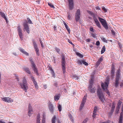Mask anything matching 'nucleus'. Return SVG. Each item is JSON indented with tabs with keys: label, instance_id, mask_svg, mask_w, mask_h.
<instances>
[{
	"label": "nucleus",
	"instance_id": "nucleus-24",
	"mask_svg": "<svg viewBox=\"0 0 123 123\" xmlns=\"http://www.w3.org/2000/svg\"><path fill=\"white\" fill-rule=\"evenodd\" d=\"M60 98V95H55L54 97V100L55 101H57Z\"/></svg>",
	"mask_w": 123,
	"mask_h": 123
},
{
	"label": "nucleus",
	"instance_id": "nucleus-48",
	"mask_svg": "<svg viewBox=\"0 0 123 123\" xmlns=\"http://www.w3.org/2000/svg\"><path fill=\"white\" fill-rule=\"evenodd\" d=\"M100 44V42L99 41H98L96 42V45L97 46H98Z\"/></svg>",
	"mask_w": 123,
	"mask_h": 123
},
{
	"label": "nucleus",
	"instance_id": "nucleus-38",
	"mask_svg": "<svg viewBox=\"0 0 123 123\" xmlns=\"http://www.w3.org/2000/svg\"><path fill=\"white\" fill-rule=\"evenodd\" d=\"M121 103L122 102L120 101H119L117 104V107L120 108Z\"/></svg>",
	"mask_w": 123,
	"mask_h": 123
},
{
	"label": "nucleus",
	"instance_id": "nucleus-45",
	"mask_svg": "<svg viewBox=\"0 0 123 123\" xmlns=\"http://www.w3.org/2000/svg\"><path fill=\"white\" fill-rule=\"evenodd\" d=\"M111 32L112 34L114 36H115L116 35V32L113 31L111 30Z\"/></svg>",
	"mask_w": 123,
	"mask_h": 123
},
{
	"label": "nucleus",
	"instance_id": "nucleus-14",
	"mask_svg": "<svg viewBox=\"0 0 123 123\" xmlns=\"http://www.w3.org/2000/svg\"><path fill=\"white\" fill-rule=\"evenodd\" d=\"M86 98L85 96L84 97H83V99H82V101L81 102V104L80 105V110H81L82 109L83 107L84 104L86 102Z\"/></svg>",
	"mask_w": 123,
	"mask_h": 123
},
{
	"label": "nucleus",
	"instance_id": "nucleus-21",
	"mask_svg": "<svg viewBox=\"0 0 123 123\" xmlns=\"http://www.w3.org/2000/svg\"><path fill=\"white\" fill-rule=\"evenodd\" d=\"M115 108V105L113 103L112 107L111 108V110L110 112L109 113V115H111L112 114L113 112H114V109Z\"/></svg>",
	"mask_w": 123,
	"mask_h": 123
},
{
	"label": "nucleus",
	"instance_id": "nucleus-64",
	"mask_svg": "<svg viewBox=\"0 0 123 123\" xmlns=\"http://www.w3.org/2000/svg\"><path fill=\"white\" fill-rule=\"evenodd\" d=\"M43 87L45 89H46L47 88V85L46 84H45L43 85Z\"/></svg>",
	"mask_w": 123,
	"mask_h": 123
},
{
	"label": "nucleus",
	"instance_id": "nucleus-4",
	"mask_svg": "<svg viewBox=\"0 0 123 123\" xmlns=\"http://www.w3.org/2000/svg\"><path fill=\"white\" fill-rule=\"evenodd\" d=\"M120 72L118 70L116 73V78L115 86L116 87H117L119 85V81L120 78Z\"/></svg>",
	"mask_w": 123,
	"mask_h": 123
},
{
	"label": "nucleus",
	"instance_id": "nucleus-60",
	"mask_svg": "<svg viewBox=\"0 0 123 123\" xmlns=\"http://www.w3.org/2000/svg\"><path fill=\"white\" fill-rule=\"evenodd\" d=\"M119 108H118V107H117L116 111H117V113H118V112L119 111Z\"/></svg>",
	"mask_w": 123,
	"mask_h": 123
},
{
	"label": "nucleus",
	"instance_id": "nucleus-51",
	"mask_svg": "<svg viewBox=\"0 0 123 123\" xmlns=\"http://www.w3.org/2000/svg\"><path fill=\"white\" fill-rule=\"evenodd\" d=\"M53 28L54 29V30L55 31H57V27L55 25L53 27Z\"/></svg>",
	"mask_w": 123,
	"mask_h": 123
},
{
	"label": "nucleus",
	"instance_id": "nucleus-6",
	"mask_svg": "<svg viewBox=\"0 0 123 123\" xmlns=\"http://www.w3.org/2000/svg\"><path fill=\"white\" fill-rule=\"evenodd\" d=\"M98 18L103 26L106 30L107 29L108 27L106 20L104 19L99 17H98Z\"/></svg>",
	"mask_w": 123,
	"mask_h": 123
},
{
	"label": "nucleus",
	"instance_id": "nucleus-3",
	"mask_svg": "<svg viewBox=\"0 0 123 123\" xmlns=\"http://www.w3.org/2000/svg\"><path fill=\"white\" fill-rule=\"evenodd\" d=\"M97 95L99 98L102 102H104V96L103 93H102L101 90L99 88H98L97 91Z\"/></svg>",
	"mask_w": 123,
	"mask_h": 123
},
{
	"label": "nucleus",
	"instance_id": "nucleus-28",
	"mask_svg": "<svg viewBox=\"0 0 123 123\" xmlns=\"http://www.w3.org/2000/svg\"><path fill=\"white\" fill-rule=\"evenodd\" d=\"M105 51V46H103L101 51V54L104 53Z\"/></svg>",
	"mask_w": 123,
	"mask_h": 123
},
{
	"label": "nucleus",
	"instance_id": "nucleus-56",
	"mask_svg": "<svg viewBox=\"0 0 123 123\" xmlns=\"http://www.w3.org/2000/svg\"><path fill=\"white\" fill-rule=\"evenodd\" d=\"M103 60V59L102 58H100L98 60V61H99V62H101Z\"/></svg>",
	"mask_w": 123,
	"mask_h": 123
},
{
	"label": "nucleus",
	"instance_id": "nucleus-33",
	"mask_svg": "<svg viewBox=\"0 0 123 123\" xmlns=\"http://www.w3.org/2000/svg\"><path fill=\"white\" fill-rule=\"evenodd\" d=\"M101 39L104 42L106 43H107V40H106L104 37H101Z\"/></svg>",
	"mask_w": 123,
	"mask_h": 123
},
{
	"label": "nucleus",
	"instance_id": "nucleus-62",
	"mask_svg": "<svg viewBox=\"0 0 123 123\" xmlns=\"http://www.w3.org/2000/svg\"><path fill=\"white\" fill-rule=\"evenodd\" d=\"M90 31L93 32V29L92 27H90Z\"/></svg>",
	"mask_w": 123,
	"mask_h": 123
},
{
	"label": "nucleus",
	"instance_id": "nucleus-63",
	"mask_svg": "<svg viewBox=\"0 0 123 123\" xmlns=\"http://www.w3.org/2000/svg\"><path fill=\"white\" fill-rule=\"evenodd\" d=\"M118 44L119 45V47L120 48H121L122 47V45L120 43H118Z\"/></svg>",
	"mask_w": 123,
	"mask_h": 123
},
{
	"label": "nucleus",
	"instance_id": "nucleus-34",
	"mask_svg": "<svg viewBox=\"0 0 123 123\" xmlns=\"http://www.w3.org/2000/svg\"><path fill=\"white\" fill-rule=\"evenodd\" d=\"M65 27L66 28L68 32L69 33H70V28H69L68 27V25H65Z\"/></svg>",
	"mask_w": 123,
	"mask_h": 123
},
{
	"label": "nucleus",
	"instance_id": "nucleus-46",
	"mask_svg": "<svg viewBox=\"0 0 123 123\" xmlns=\"http://www.w3.org/2000/svg\"><path fill=\"white\" fill-rule=\"evenodd\" d=\"M68 20H70L72 18L71 17V16L68 14Z\"/></svg>",
	"mask_w": 123,
	"mask_h": 123
},
{
	"label": "nucleus",
	"instance_id": "nucleus-35",
	"mask_svg": "<svg viewBox=\"0 0 123 123\" xmlns=\"http://www.w3.org/2000/svg\"><path fill=\"white\" fill-rule=\"evenodd\" d=\"M48 5L51 7L52 8H55V7L50 2L48 3Z\"/></svg>",
	"mask_w": 123,
	"mask_h": 123
},
{
	"label": "nucleus",
	"instance_id": "nucleus-26",
	"mask_svg": "<svg viewBox=\"0 0 123 123\" xmlns=\"http://www.w3.org/2000/svg\"><path fill=\"white\" fill-rule=\"evenodd\" d=\"M40 115L39 114H38L37 115V123H40Z\"/></svg>",
	"mask_w": 123,
	"mask_h": 123
},
{
	"label": "nucleus",
	"instance_id": "nucleus-10",
	"mask_svg": "<svg viewBox=\"0 0 123 123\" xmlns=\"http://www.w3.org/2000/svg\"><path fill=\"white\" fill-rule=\"evenodd\" d=\"M33 44L34 46V47L35 49V51H36L37 54L38 56H39V49L37 48V45L34 41V40L33 39L32 40Z\"/></svg>",
	"mask_w": 123,
	"mask_h": 123
},
{
	"label": "nucleus",
	"instance_id": "nucleus-55",
	"mask_svg": "<svg viewBox=\"0 0 123 123\" xmlns=\"http://www.w3.org/2000/svg\"><path fill=\"white\" fill-rule=\"evenodd\" d=\"M52 60L53 61V62L54 63H55V59L54 57H53L52 58Z\"/></svg>",
	"mask_w": 123,
	"mask_h": 123
},
{
	"label": "nucleus",
	"instance_id": "nucleus-32",
	"mask_svg": "<svg viewBox=\"0 0 123 123\" xmlns=\"http://www.w3.org/2000/svg\"><path fill=\"white\" fill-rule=\"evenodd\" d=\"M28 111H33L32 110V108L31 106V105L30 104H29L28 107Z\"/></svg>",
	"mask_w": 123,
	"mask_h": 123
},
{
	"label": "nucleus",
	"instance_id": "nucleus-23",
	"mask_svg": "<svg viewBox=\"0 0 123 123\" xmlns=\"http://www.w3.org/2000/svg\"><path fill=\"white\" fill-rule=\"evenodd\" d=\"M97 111V107H95L94 108V110L93 112V117L94 118L95 117V116L96 115V113Z\"/></svg>",
	"mask_w": 123,
	"mask_h": 123
},
{
	"label": "nucleus",
	"instance_id": "nucleus-52",
	"mask_svg": "<svg viewBox=\"0 0 123 123\" xmlns=\"http://www.w3.org/2000/svg\"><path fill=\"white\" fill-rule=\"evenodd\" d=\"M93 80H90V84H93Z\"/></svg>",
	"mask_w": 123,
	"mask_h": 123
},
{
	"label": "nucleus",
	"instance_id": "nucleus-44",
	"mask_svg": "<svg viewBox=\"0 0 123 123\" xmlns=\"http://www.w3.org/2000/svg\"><path fill=\"white\" fill-rule=\"evenodd\" d=\"M33 112V111H29L28 112V115L29 116H31Z\"/></svg>",
	"mask_w": 123,
	"mask_h": 123
},
{
	"label": "nucleus",
	"instance_id": "nucleus-19",
	"mask_svg": "<svg viewBox=\"0 0 123 123\" xmlns=\"http://www.w3.org/2000/svg\"><path fill=\"white\" fill-rule=\"evenodd\" d=\"M95 23L96 24V25L98 26V27L99 28H101V27L100 25L99 22L98 21L97 18H94V20Z\"/></svg>",
	"mask_w": 123,
	"mask_h": 123
},
{
	"label": "nucleus",
	"instance_id": "nucleus-61",
	"mask_svg": "<svg viewBox=\"0 0 123 123\" xmlns=\"http://www.w3.org/2000/svg\"><path fill=\"white\" fill-rule=\"evenodd\" d=\"M87 119H85L84 120L82 123H86L87 121Z\"/></svg>",
	"mask_w": 123,
	"mask_h": 123
},
{
	"label": "nucleus",
	"instance_id": "nucleus-9",
	"mask_svg": "<svg viewBox=\"0 0 123 123\" xmlns=\"http://www.w3.org/2000/svg\"><path fill=\"white\" fill-rule=\"evenodd\" d=\"M17 29L19 36L20 39L21 40H22L23 38V35L22 33V30L21 29L20 26H18Z\"/></svg>",
	"mask_w": 123,
	"mask_h": 123
},
{
	"label": "nucleus",
	"instance_id": "nucleus-29",
	"mask_svg": "<svg viewBox=\"0 0 123 123\" xmlns=\"http://www.w3.org/2000/svg\"><path fill=\"white\" fill-rule=\"evenodd\" d=\"M26 72L28 74H30L31 72L30 71L29 69L28 68H24Z\"/></svg>",
	"mask_w": 123,
	"mask_h": 123
},
{
	"label": "nucleus",
	"instance_id": "nucleus-8",
	"mask_svg": "<svg viewBox=\"0 0 123 123\" xmlns=\"http://www.w3.org/2000/svg\"><path fill=\"white\" fill-rule=\"evenodd\" d=\"M65 59V58L64 56L63 55H62L61 62L64 74L65 72L66 71Z\"/></svg>",
	"mask_w": 123,
	"mask_h": 123
},
{
	"label": "nucleus",
	"instance_id": "nucleus-25",
	"mask_svg": "<svg viewBox=\"0 0 123 123\" xmlns=\"http://www.w3.org/2000/svg\"><path fill=\"white\" fill-rule=\"evenodd\" d=\"M0 14L1 17L4 18L6 21H7V18L5 14L4 13H3L2 12H0Z\"/></svg>",
	"mask_w": 123,
	"mask_h": 123
},
{
	"label": "nucleus",
	"instance_id": "nucleus-7",
	"mask_svg": "<svg viewBox=\"0 0 123 123\" xmlns=\"http://www.w3.org/2000/svg\"><path fill=\"white\" fill-rule=\"evenodd\" d=\"M24 26V31H26L29 34L30 33V29L29 26L27 24V21L25 20L23 23Z\"/></svg>",
	"mask_w": 123,
	"mask_h": 123
},
{
	"label": "nucleus",
	"instance_id": "nucleus-40",
	"mask_svg": "<svg viewBox=\"0 0 123 123\" xmlns=\"http://www.w3.org/2000/svg\"><path fill=\"white\" fill-rule=\"evenodd\" d=\"M27 20L28 21V22L30 24H32V23L31 21V19H30L29 18H27Z\"/></svg>",
	"mask_w": 123,
	"mask_h": 123
},
{
	"label": "nucleus",
	"instance_id": "nucleus-49",
	"mask_svg": "<svg viewBox=\"0 0 123 123\" xmlns=\"http://www.w3.org/2000/svg\"><path fill=\"white\" fill-rule=\"evenodd\" d=\"M123 112L122 111L120 113V117H121L122 118H123Z\"/></svg>",
	"mask_w": 123,
	"mask_h": 123
},
{
	"label": "nucleus",
	"instance_id": "nucleus-42",
	"mask_svg": "<svg viewBox=\"0 0 123 123\" xmlns=\"http://www.w3.org/2000/svg\"><path fill=\"white\" fill-rule=\"evenodd\" d=\"M40 42L41 45V47L43 48L44 47L43 45V42L40 40Z\"/></svg>",
	"mask_w": 123,
	"mask_h": 123
},
{
	"label": "nucleus",
	"instance_id": "nucleus-50",
	"mask_svg": "<svg viewBox=\"0 0 123 123\" xmlns=\"http://www.w3.org/2000/svg\"><path fill=\"white\" fill-rule=\"evenodd\" d=\"M93 85V84H90L88 88L89 89H91L92 87V86Z\"/></svg>",
	"mask_w": 123,
	"mask_h": 123
},
{
	"label": "nucleus",
	"instance_id": "nucleus-57",
	"mask_svg": "<svg viewBox=\"0 0 123 123\" xmlns=\"http://www.w3.org/2000/svg\"><path fill=\"white\" fill-rule=\"evenodd\" d=\"M92 36L93 37H96V35L94 33H92L91 34Z\"/></svg>",
	"mask_w": 123,
	"mask_h": 123
},
{
	"label": "nucleus",
	"instance_id": "nucleus-20",
	"mask_svg": "<svg viewBox=\"0 0 123 123\" xmlns=\"http://www.w3.org/2000/svg\"><path fill=\"white\" fill-rule=\"evenodd\" d=\"M19 50L20 52H22L24 54L26 55H29V54L28 53H27L25 50L21 48H20L19 49Z\"/></svg>",
	"mask_w": 123,
	"mask_h": 123
},
{
	"label": "nucleus",
	"instance_id": "nucleus-12",
	"mask_svg": "<svg viewBox=\"0 0 123 123\" xmlns=\"http://www.w3.org/2000/svg\"><path fill=\"white\" fill-rule=\"evenodd\" d=\"M2 99L3 101L8 103H11L13 101L12 99L9 97H4L2 98Z\"/></svg>",
	"mask_w": 123,
	"mask_h": 123
},
{
	"label": "nucleus",
	"instance_id": "nucleus-30",
	"mask_svg": "<svg viewBox=\"0 0 123 123\" xmlns=\"http://www.w3.org/2000/svg\"><path fill=\"white\" fill-rule=\"evenodd\" d=\"M96 89V88L95 87L93 88L92 89H90V92L92 93H93L95 92Z\"/></svg>",
	"mask_w": 123,
	"mask_h": 123
},
{
	"label": "nucleus",
	"instance_id": "nucleus-31",
	"mask_svg": "<svg viewBox=\"0 0 123 123\" xmlns=\"http://www.w3.org/2000/svg\"><path fill=\"white\" fill-rule=\"evenodd\" d=\"M76 55L80 58H82L83 57V55L79 52H77L76 53Z\"/></svg>",
	"mask_w": 123,
	"mask_h": 123
},
{
	"label": "nucleus",
	"instance_id": "nucleus-13",
	"mask_svg": "<svg viewBox=\"0 0 123 123\" xmlns=\"http://www.w3.org/2000/svg\"><path fill=\"white\" fill-rule=\"evenodd\" d=\"M68 1L69 9L70 10H72L73 8L74 5L73 0H68Z\"/></svg>",
	"mask_w": 123,
	"mask_h": 123
},
{
	"label": "nucleus",
	"instance_id": "nucleus-15",
	"mask_svg": "<svg viewBox=\"0 0 123 123\" xmlns=\"http://www.w3.org/2000/svg\"><path fill=\"white\" fill-rule=\"evenodd\" d=\"M31 79L33 81L34 85L35 86V88L37 89H38V86L37 84V82L36 81L34 77L32 75H31Z\"/></svg>",
	"mask_w": 123,
	"mask_h": 123
},
{
	"label": "nucleus",
	"instance_id": "nucleus-11",
	"mask_svg": "<svg viewBox=\"0 0 123 123\" xmlns=\"http://www.w3.org/2000/svg\"><path fill=\"white\" fill-rule=\"evenodd\" d=\"M75 15V20L76 21H78L79 20L80 17V12L79 9L77 10Z\"/></svg>",
	"mask_w": 123,
	"mask_h": 123
},
{
	"label": "nucleus",
	"instance_id": "nucleus-27",
	"mask_svg": "<svg viewBox=\"0 0 123 123\" xmlns=\"http://www.w3.org/2000/svg\"><path fill=\"white\" fill-rule=\"evenodd\" d=\"M115 70H111V77L113 78L114 77Z\"/></svg>",
	"mask_w": 123,
	"mask_h": 123
},
{
	"label": "nucleus",
	"instance_id": "nucleus-36",
	"mask_svg": "<svg viewBox=\"0 0 123 123\" xmlns=\"http://www.w3.org/2000/svg\"><path fill=\"white\" fill-rule=\"evenodd\" d=\"M55 49L58 53L59 54H60L59 52L60 51V49H59L57 47H56L55 48Z\"/></svg>",
	"mask_w": 123,
	"mask_h": 123
},
{
	"label": "nucleus",
	"instance_id": "nucleus-54",
	"mask_svg": "<svg viewBox=\"0 0 123 123\" xmlns=\"http://www.w3.org/2000/svg\"><path fill=\"white\" fill-rule=\"evenodd\" d=\"M96 10H101L100 8L98 6H97L96 7Z\"/></svg>",
	"mask_w": 123,
	"mask_h": 123
},
{
	"label": "nucleus",
	"instance_id": "nucleus-43",
	"mask_svg": "<svg viewBox=\"0 0 123 123\" xmlns=\"http://www.w3.org/2000/svg\"><path fill=\"white\" fill-rule=\"evenodd\" d=\"M102 8L103 10L105 12H107V9H106L104 7H102Z\"/></svg>",
	"mask_w": 123,
	"mask_h": 123
},
{
	"label": "nucleus",
	"instance_id": "nucleus-39",
	"mask_svg": "<svg viewBox=\"0 0 123 123\" xmlns=\"http://www.w3.org/2000/svg\"><path fill=\"white\" fill-rule=\"evenodd\" d=\"M73 77L74 78H75V79L76 80H77L79 79V77L75 74L73 75Z\"/></svg>",
	"mask_w": 123,
	"mask_h": 123
},
{
	"label": "nucleus",
	"instance_id": "nucleus-59",
	"mask_svg": "<svg viewBox=\"0 0 123 123\" xmlns=\"http://www.w3.org/2000/svg\"><path fill=\"white\" fill-rule=\"evenodd\" d=\"M100 62H99L98 61L97 62V66H98V65L100 64Z\"/></svg>",
	"mask_w": 123,
	"mask_h": 123
},
{
	"label": "nucleus",
	"instance_id": "nucleus-58",
	"mask_svg": "<svg viewBox=\"0 0 123 123\" xmlns=\"http://www.w3.org/2000/svg\"><path fill=\"white\" fill-rule=\"evenodd\" d=\"M45 119L43 118L42 119V123H45Z\"/></svg>",
	"mask_w": 123,
	"mask_h": 123
},
{
	"label": "nucleus",
	"instance_id": "nucleus-53",
	"mask_svg": "<svg viewBox=\"0 0 123 123\" xmlns=\"http://www.w3.org/2000/svg\"><path fill=\"white\" fill-rule=\"evenodd\" d=\"M110 122L111 121L110 120H108L107 121L105 122H104L102 123H110Z\"/></svg>",
	"mask_w": 123,
	"mask_h": 123
},
{
	"label": "nucleus",
	"instance_id": "nucleus-2",
	"mask_svg": "<svg viewBox=\"0 0 123 123\" xmlns=\"http://www.w3.org/2000/svg\"><path fill=\"white\" fill-rule=\"evenodd\" d=\"M30 61L31 62V67L32 68L33 70L34 71L35 73L37 75H39V74L38 73V71L36 66V65L34 62L32 60L31 58L30 59Z\"/></svg>",
	"mask_w": 123,
	"mask_h": 123
},
{
	"label": "nucleus",
	"instance_id": "nucleus-37",
	"mask_svg": "<svg viewBox=\"0 0 123 123\" xmlns=\"http://www.w3.org/2000/svg\"><path fill=\"white\" fill-rule=\"evenodd\" d=\"M58 108L59 111L60 112L62 111V106L61 105L59 104L58 106Z\"/></svg>",
	"mask_w": 123,
	"mask_h": 123
},
{
	"label": "nucleus",
	"instance_id": "nucleus-17",
	"mask_svg": "<svg viewBox=\"0 0 123 123\" xmlns=\"http://www.w3.org/2000/svg\"><path fill=\"white\" fill-rule=\"evenodd\" d=\"M55 120H56V121H57L58 123H60V122L59 120V118H56V116H54L52 119V123H55Z\"/></svg>",
	"mask_w": 123,
	"mask_h": 123
},
{
	"label": "nucleus",
	"instance_id": "nucleus-22",
	"mask_svg": "<svg viewBox=\"0 0 123 123\" xmlns=\"http://www.w3.org/2000/svg\"><path fill=\"white\" fill-rule=\"evenodd\" d=\"M87 12L90 15H91L93 17V18L94 20V18H97L96 17V15H95L92 12L89 11H88Z\"/></svg>",
	"mask_w": 123,
	"mask_h": 123
},
{
	"label": "nucleus",
	"instance_id": "nucleus-18",
	"mask_svg": "<svg viewBox=\"0 0 123 123\" xmlns=\"http://www.w3.org/2000/svg\"><path fill=\"white\" fill-rule=\"evenodd\" d=\"M49 109L51 112L52 113H53V110L54 109L52 104L50 103L49 105Z\"/></svg>",
	"mask_w": 123,
	"mask_h": 123
},
{
	"label": "nucleus",
	"instance_id": "nucleus-47",
	"mask_svg": "<svg viewBox=\"0 0 123 123\" xmlns=\"http://www.w3.org/2000/svg\"><path fill=\"white\" fill-rule=\"evenodd\" d=\"M122 120L123 118H122L121 117H120L119 123H122Z\"/></svg>",
	"mask_w": 123,
	"mask_h": 123
},
{
	"label": "nucleus",
	"instance_id": "nucleus-1",
	"mask_svg": "<svg viewBox=\"0 0 123 123\" xmlns=\"http://www.w3.org/2000/svg\"><path fill=\"white\" fill-rule=\"evenodd\" d=\"M21 88L23 89L25 92H26L28 88L27 81L25 78H23L22 83H20Z\"/></svg>",
	"mask_w": 123,
	"mask_h": 123
},
{
	"label": "nucleus",
	"instance_id": "nucleus-41",
	"mask_svg": "<svg viewBox=\"0 0 123 123\" xmlns=\"http://www.w3.org/2000/svg\"><path fill=\"white\" fill-rule=\"evenodd\" d=\"M51 74L52 75V76L54 78L55 77V73L54 72L53 70H52V72H51Z\"/></svg>",
	"mask_w": 123,
	"mask_h": 123
},
{
	"label": "nucleus",
	"instance_id": "nucleus-5",
	"mask_svg": "<svg viewBox=\"0 0 123 123\" xmlns=\"http://www.w3.org/2000/svg\"><path fill=\"white\" fill-rule=\"evenodd\" d=\"M101 86L103 90L106 92L107 94L108 95H110V93L108 91L107 87L108 86V82H105L104 83H101Z\"/></svg>",
	"mask_w": 123,
	"mask_h": 123
},
{
	"label": "nucleus",
	"instance_id": "nucleus-16",
	"mask_svg": "<svg viewBox=\"0 0 123 123\" xmlns=\"http://www.w3.org/2000/svg\"><path fill=\"white\" fill-rule=\"evenodd\" d=\"M78 63L80 65H81L82 64H83L86 66L88 65V64L87 62L83 60H79L78 61Z\"/></svg>",
	"mask_w": 123,
	"mask_h": 123
}]
</instances>
